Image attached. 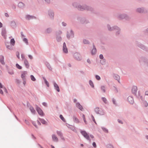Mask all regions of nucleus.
Returning <instances> with one entry per match:
<instances>
[{
    "label": "nucleus",
    "mask_w": 148,
    "mask_h": 148,
    "mask_svg": "<svg viewBox=\"0 0 148 148\" xmlns=\"http://www.w3.org/2000/svg\"><path fill=\"white\" fill-rule=\"evenodd\" d=\"M24 64H25L26 67L27 68H28L29 67V63L27 60L26 59H25L24 60Z\"/></svg>",
    "instance_id": "9d476101"
},
{
    "label": "nucleus",
    "mask_w": 148,
    "mask_h": 148,
    "mask_svg": "<svg viewBox=\"0 0 148 148\" xmlns=\"http://www.w3.org/2000/svg\"><path fill=\"white\" fill-rule=\"evenodd\" d=\"M62 24L64 26H66V23H64V22H63V23H62Z\"/></svg>",
    "instance_id": "864d4df0"
},
{
    "label": "nucleus",
    "mask_w": 148,
    "mask_h": 148,
    "mask_svg": "<svg viewBox=\"0 0 148 148\" xmlns=\"http://www.w3.org/2000/svg\"><path fill=\"white\" fill-rule=\"evenodd\" d=\"M44 81H45V82L46 84V85H47V86L48 87H49V83L46 80V79H45L44 78Z\"/></svg>",
    "instance_id": "a878e982"
},
{
    "label": "nucleus",
    "mask_w": 148,
    "mask_h": 148,
    "mask_svg": "<svg viewBox=\"0 0 148 148\" xmlns=\"http://www.w3.org/2000/svg\"><path fill=\"white\" fill-rule=\"evenodd\" d=\"M33 125L35 126L36 127V125L35 124V123H33Z\"/></svg>",
    "instance_id": "e2e57ef3"
},
{
    "label": "nucleus",
    "mask_w": 148,
    "mask_h": 148,
    "mask_svg": "<svg viewBox=\"0 0 148 148\" xmlns=\"http://www.w3.org/2000/svg\"><path fill=\"white\" fill-rule=\"evenodd\" d=\"M137 11L139 12H143L142 10L140 8L138 9L137 10Z\"/></svg>",
    "instance_id": "473e14b6"
},
{
    "label": "nucleus",
    "mask_w": 148,
    "mask_h": 148,
    "mask_svg": "<svg viewBox=\"0 0 148 148\" xmlns=\"http://www.w3.org/2000/svg\"><path fill=\"white\" fill-rule=\"evenodd\" d=\"M16 56L18 58H19V54L18 52L16 53Z\"/></svg>",
    "instance_id": "79ce46f5"
},
{
    "label": "nucleus",
    "mask_w": 148,
    "mask_h": 148,
    "mask_svg": "<svg viewBox=\"0 0 148 148\" xmlns=\"http://www.w3.org/2000/svg\"><path fill=\"white\" fill-rule=\"evenodd\" d=\"M105 131L106 132H108V130L107 129H105Z\"/></svg>",
    "instance_id": "338daca9"
},
{
    "label": "nucleus",
    "mask_w": 148,
    "mask_h": 148,
    "mask_svg": "<svg viewBox=\"0 0 148 148\" xmlns=\"http://www.w3.org/2000/svg\"><path fill=\"white\" fill-rule=\"evenodd\" d=\"M2 27V24L0 22V28Z\"/></svg>",
    "instance_id": "603ef678"
},
{
    "label": "nucleus",
    "mask_w": 148,
    "mask_h": 148,
    "mask_svg": "<svg viewBox=\"0 0 148 148\" xmlns=\"http://www.w3.org/2000/svg\"><path fill=\"white\" fill-rule=\"evenodd\" d=\"M101 89L103 90V92H105V87L104 86H102L101 87Z\"/></svg>",
    "instance_id": "c756f323"
},
{
    "label": "nucleus",
    "mask_w": 148,
    "mask_h": 148,
    "mask_svg": "<svg viewBox=\"0 0 148 148\" xmlns=\"http://www.w3.org/2000/svg\"><path fill=\"white\" fill-rule=\"evenodd\" d=\"M30 77H31V79L33 81H34L36 80V79L34 77V76L33 75H31V76H30Z\"/></svg>",
    "instance_id": "4be33fe9"
},
{
    "label": "nucleus",
    "mask_w": 148,
    "mask_h": 148,
    "mask_svg": "<svg viewBox=\"0 0 148 148\" xmlns=\"http://www.w3.org/2000/svg\"><path fill=\"white\" fill-rule=\"evenodd\" d=\"M51 147L52 148H55L54 147L53 145H51Z\"/></svg>",
    "instance_id": "69168bd1"
},
{
    "label": "nucleus",
    "mask_w": 148,
    "mask_h": 148,
    "mask_svg": "<svg viewBox=\"0 0 148 148\" xmlns=\"http://www.w3.org/2000/svg\"><path fill=\"white\" fill-rule=\"evenodd\" d=\"M118 121L119 122V123H122V121L120 120H118Z\"/></svg>",
    "instance_id": "13d9d810"
},
{
    "label": "nucleus",
    "mask_w": 148,
    "mask_h": 148,
    "mask_svg": "<svg viewBox=\"0 0 148 148\" xmlns=\"http://www.w3.org/2000/svg\"><path fill=\"white\" fill-rule=\"evenodd\" d=\"M42 105L45 106V107H47V104L45 102H43L42 103Z\"/></svg>",
    "instance_id": "4c0bfd02"
},
{
    "label": "nucleus",
    "mask_w": 148,
    "mask_h": 148,
    "mask_svg": "<svg viewBox=\"0 0 148 148\" xmlns=\"http://www.w3.org/2000/svg\"><path fill=\"white\" fill-rule=\"evenodd\" d=\"M92 119L93 121L95 123V119H94V116H92Z\"/></svg>",
    "instance_id": "c03bdc74"
},
{
    "label": "nucleus",
    "mask_w": 148,
    "mask_h": 148,
    "mask_svg": "<svg viewBox=\"0 0 148 148\" xmlns=\"http://www.w3.org/2000/svg\"><path fill=\"white\" fill-rule=\"evenodd\" d=\"M24 6L22 2L19 3L18 4V6L20 7H21L22 6Z\"/></svg>",
    "instance_id": "393cba45"
},
{
    "label": "nucleus",
    "mask_w": 148,
    "mask_h": 148,
    "mask_svg": "<svg viewBox=\"0 0 148 148\" xmlns=\"http://www.w3.org/2000/svg\"><path fill=\"white\" fill-rule=\"evenodd\" d=\"M137 90V87L136 86H134L132 89V92L134 94H136V93Z\"/></svg>",
    "instance_id": "423d86ee"
},
{
    "label": "nucleus",
    "mask_w": 148,
    "mask_h": 148,
    "mask_svg": "<svg viewBox=\"0 0 148 148\" xmlns=\"http://www.w3.org/2000/svg\"><path fill=\"white\" fill-rule=\"evenodd\" d=\"M23 41L24 42H25L26 44H27L28 43V40L26 38H24L23 39Z\"/></svg>",
    "instance_id": "7c9ffc66"
},
{
    "label": "nucleus",
    "mask_w": 148,
    "mask_h": 148,
    "mask_svg": "<svg viewBox=\"0 0 148 148\" xmlns=\"http://www.w3.org/2000/svg\"><path fill=\"white\" fill-rule=\"evenodd\" d=\"M76 101H77V100H76V99H74V102H76Z\"/></svg>",
    "instance_id": "052dcab7"
},
{
    "label": "nucleus",
    "mask_w": 148,
    "mask_h": 148,
    "mask_svg": "<svg viewBox=\"0 0 148 148\" xmlns=\"http://www.w3.org/2000/svg\"><path fill=\"white\" fill-rule=\"evenodd\" d=\"M90 137L91 138H94V136L93 135H90Z\"/></svg>",
    "instance_id": "4d7b16f0"
},
{
    "label": "nucleus",
    "mask_w": 148,
    "mask_h": 148,
    "mask_svg": "<svg viewBox=\"0 0 148 148\" xmlns=\"http://www.w3.org/2000/svg\"><path fill=\"white\" fill-rule=\"evenodd\" d=\"M128 101L131 104H133L134 103V100L133 98L130 96H129L128 98Z\"/></svg>",
    "instance_id": "0eeeda50"
},
{
    "label": "nucleus",
    "mask_w": 148,
    "mask_h": 148,
    "mask_svg": "<svg viewBox=\"0 0 148 148\" xmlns=\"http://www.w3.org/2000/svg\"><path fill=\"white\" fill-rule=\"evenodd\" d=\"M67 37L68 38H69V37H70V36H69V35H68V34H67Z\"/></svg>",
    "instance_id": "680f3d73"
},
{
    "label": "nucleus",
    "mask_w": 148,
    "mask_h": 148,
    "mask_svg": "<svg viewBox=\"0 0 148 148\" xmlns=\"http://www.w3.org/2000/svg\"><path fill=\"white\" fill-rule=\"evenodd\" d=\"M15 43V41L14 38L10 40V43L12 45H14Z\"/></svg>",
    "instance_id": "a211bd4d"
},
{
    "label": "nucleus",
    "mask_w": 148,
    "mask_h": 148,
    "mask_svg": "<svg viewBox=\"0 0 148 148\" xmlns=\"http://www.w3.org/2000/svg\"><path fill=\"white\" fill-rule=\"evenodd\" d=\"M63 50L64 52L65 53H67L68 52L67 48L66 46V44L65 42L63 44Z\"/></svg>",
    "instance_id": "39448f33"
},
{
    "label": "nucleus",
    "mask_w": 148,
    "mask_h": 148,
    "mask_svg": "<svg viewBox=\"0 0 148 148\" xmlns=\"http://www.w3.org/2000/svg\"><path fill=\"white\" fill-rule=\"evenodd\" d=\"M28 57L31 59H32L33 58L32 56L31 55H29Z\"/></svg>",
    "instance_id": "37998d69"
},
{
    "label": "nucleus",
    "mask_w": 148,
    "mask_h": 148,
    "mask_svg": "<svg viewBox=\"0 0 148 148\" xmlns=\"http://www.w3.org/2000/svg\"><path fill=\"white\" fill-rule=\"evenodd\" d=\"M146 138L147 139H148V136H146Z\"/></svg>",
    "instance_id": "774afa93"
},
{
    "label": "nucleus",
    "mask_w": 148,
    "mask_h": 148,
    "mask_svg": "<svg viewBox=\"0 0 148 148\" xmlns=\"http://www.w3.org/2000/svg\"><path fill=\"white\" fill-rule=\"evenodd\" d=\"M53 14L52 13H51V15L52 16H53Z\"/></svg>",
    "instance_id": "0e129e2a"
},
{
    "label": "nucleus",
    "mask_w": 148,
    "mask_h": 148,
    "mask_svg": "<svg viewBox=\"0 0 148 148\" xmlns=\"http://www.w3.org/2000/svg\"><path fill=\"white\" fill-rule=\"evenodd\" d=\"M80 132L81 134L85 138H86L87 140H89L90 141V136L85 131H81Z\"/></svg>",
    "instance_id": "f03ea898"
},
{
    "label": "nucleus",
    "mask_w": 148,
    "mask_h": 148,
    "mask_svg": "<svg viewBox=\"0 0 148 148\" xmlns=\"http://www.w3.org/2000/svg\"><path fill=\"white\" fill-rule=\"evenodd\" d=\"M5 16L7 17H8L9 16L8 14L7 13H5Z\"/></svg>",
    "instance_id": "09e8293b"
},
{
    "label": "nucleus",
    "mask_w": 148,
    "mask_h": 148,
    "mask_svg": "<svg viewBox=\"0 0 148 148\" xmlns=\"http://www.w3.org/2000/svg\"><path fill=\"white\" fill-rule=\"evenodd\" d=\"M51 29H48L47 30V32L48 33H50L51 32Z\"/></svg>",
    "instance_id": "a19ab883"
},
{
    "label": "nucleus",
    "mask_w": 148,
    "mask_h": 148,
    "mask_svg": "<svg viewBox=\"0 0 148 148\" xmlns=\"http://www.w3.org/2000/svg\"><path fill=\"white\" fill-rule=\"evenodd\" d=\"M36 109L37 112L39 115L41 116H43L44 114L43 112V111L39 107L36 106Z\"/></svg>",
    "instance_id": "7ed1b4c3"
},
{
    "label": "nucleus",
    "mask_w": 148,
    "mask_h": 148,
    "mask_svg": "<svg viewBox=\"0 0 148 148\" xmlns=\"http://www.w3.org/2000/svg\"><path fill=\"white\" fill-rule=\"evenodd\" d=\"M30 110H31L33 114H34L35 112V111L33 108V107H31L30 108Z\"/></svg>",
    "instance_id": "f3484780"
},
{
    "label": "nucleus",
    "mask_w": 148,
    "mask_h": 148,
    "mask_svg": "<svg viewBox=\"0 0 148 148\" xmlns=\"http://www.w3.org/2000/svg\"><path fill=\"white\" fill-rule=\"evenodd\" d=\"M9 73L11 75L13 74L14 73V72L12 71L11 72H9Z\"/></svg>",
    "instance_id": "a18cd8bd"
},
{
    "label": "nucleus",
    "mask_w": 148,
    "mask_h": 148,
    "mask_svg": "<svg viewBox=\"0 0 148 148\" xmlns=\"http://www.w3.org/2000/svg\"><path fill=\"white\" fill-rule=\"evenodd\" d=\"M87 61V62L89 63H90V61L89 60H88Z\"/></svg>",
    "instance_id": "bf43d9fd"
},
{
    "label": "nucleus",
    "mask_w": 148,
    "mask_h": 148,
    "mask_svg": "<svg viewBox=\"0 0 148 148\" xmlns=\"http://www.w3.org/2000/svg\"><path fill=\"white\" fill-rule=\"evenodd\" d=\"M60 117L61 119V120L62 121H64V122L65 121V120L62 115H60Z\"/></svg>",
    "instance_id": "b1692460"
},
{
    "label": "nucleus",
    "mask_w": 148,
    "mask_h": 148,
    "mask_svg": "<svg viewBox=\"0 0 148 148\" xmlns=\"http://www.w3.org/2000/svg\"><path fill=\"white\" fill-rule=\"evenodd\" d=\"M4 57L3 56H0V61L1 62L2 64H4Z\"/></svg>",
    "instance_id": "ddd939ff"
},
{
    "label": "nucleus",
    "mask_w": 148,
    "mask_h": 148,
    "mask_svg": "<svg viewBox=\"0 0 148 148\" xmlns=\"http://www.w3.org/2000/svg\"><path fill=\"white\" fill-rule=\"evenodd\" d=\"M76 106L77 108L80 109L81 110H82L83 109L82 106L79 103H77L76 104Z\"/></svg>",
    "instance_id": "f8f14e48"
},
{
    "label": "nucleus",
    "mask_w": 148,
    "mask_h": 148,
    "mask_svg": "<svg viewBox=\"0 0 148 148\" xmlns=\"http://www.w3.org/2000/svg\"><path fill=\"white\" fill-rule=\"evenodd\" d=\"M89 84H90L91 85V86L92 87H94V85L93 83L90 80L89 81Z\"/></svg>",
    "instance_id": "bb28decb"
},
{
    "label": "nucleus",
    "mask_w": 148,
    "mask_h": 148,
    "mask_svg": "<svg viewBox=\"0 0 148 148\" xmlns=\"http://www.w3.org/2000/svg\"><path fill=\"white\" fill-rule=\"evenodd\" d=\"M6 32L5 30H2V35L5 38H6Z\"/></svg>",
    "instance_id": "2eb2a0df"
},
{
    "label": "nucleus",
    "mask_w": 148,
    "mask_h": 148,
    "mask_svg": "<svg viewBox=\"0 0 148 148\" xmlns=\"http://www.w3.org/2000/svg\"><path fill=\"white\" fill-rule=\"evenodd\" d=\"M100 58L101 59H102L103 58V55L102 54H101L99 56Z\"/></svg>",
    "instance_id": "ea45409f"
},
{
    "label": "nucleus",
    "mask_w": 148,
    "mask_h": 148,
    "mask_svg": "<svg viewBox=\"0 0 148 148\" xmlns=\"http://www.w3.org/2000/svg\"><path fill=\"white\" fill-rule=\"evenodd\" d=\"M16 67L18 69H22V67L20 66L18 64H16Z\"/></svg>",
    "instance_id": "412c9836"
},
{
    "label": "nucleus",
    "mask_w": 148,
    "mask_h": 148,
    "mask_svg": "<svg viewBox=\"0 0 148 148\" xmlns=\"http://www.w3.org/2000/svg\"><path fill=\"white\" fill-rule=\"evenodd\" d=\"M24 80H23V84L24 85H25V84H26V81L24 80Z\"/></svg>",
    "instance_id": "8fccbe9b"
},
{
    "label": "nucleus",
    "mask_w": 148,
    "mask_h": 148,
    "mask_svg": "<svg viewBox=\"0 0 148 148\" xmlns=\"http://www.w3.org/2000/svg\"><path fill=\"white\" fill-rule=\"evenodd\" d=\"M2 88L3 89V90L6 93H7V91L5 87L3 86L0 83V89Z\"/></svg>",
    "instance_id": "4468645a"
},
{
    "label": "nucleus",
    "mask_w": 148,
    "mask_h": 148,
    "mask_svg": "<svg viewBox=\"0 0 148 148\" xmlns=\"http://www.w3.org/2000/svg\"><path fill=\"white\" fill-rule=\"evenodd\" d=\"M57 134L59 136H62V134L61 132L60 131H58L57 132Z\"/></svg>",
    "instance_id": "cd10ccee"
},
{
    "label": "nucleus",
    "mask_w": 148,
    "mask_h": 148,
    "mask_svg": "<svg viewBox=\"0 0 148 148\" xmlns=\"http://www.w3.org/2000/svg\"><path fill=\"white\" fill-rule=\"evenodd\" d=\"M92 145L93 147H96V143L95 142H93L92 143Z\"/></svg>",
    "instance_id": "58836bf2"
},
{
    "label": "nucleus",
    "mask_w": 148,
    "mask_h": 148,
    "mask_svg": "<svg viewBox=\"0 0 148 148\" xmlns=\"http://www.w3.org/2000/svg\"><path fill=\"white\" fill-rule=\"evenodd\" d=\"M83 42L84 44H86L88 43V41L87 40H84Z\"/></svg>",
    "instance_id": "c9c22d12"
},
{
    "label": "nucleus",
    "mask_w": 148,
    "mask_h": 148,
    "mask_svg": "<svg viewBox=\"0 0 148 148\" xmlns=\"http://www.w3.org/2000/svg\"><path fill=\"white\" fill-rule=\"evenodd\" d=\"M95 111L96 112L100 115H104V112L103 110L101 108H99L98 107H96L95 109Z\"/></svg>",
    "instance_id": "f257e3e1"
},
{
    "label": "nucleus",
    "mask_w": 148,
    "mask_h": 148,
    "mask_svg": "<svg viewBox=\"0 0 148 148\" xmlns=\"http://www.w3.org/2000/svg\"><path fill=\"white\" fill-rule=\"evenodd\" d=\"M112 101H113V104H116L115 101L114 99H113Z\"/></svg>",
    "instance_id": "de8ad7c7"
},
{
    "label": "nucleus",
    "mask_w": 148,
    "mask_h": 148,
    "mask_svg": "<svg viewBox=\"0 0 148 148\" xmlns=\"http://www.w3.org/2000/svg\"><path fill=\"white\" fill-rule=\"evenodd\" d=\"M53 85H54V86L55 87V89L57 91H58V92H59L60 91V89H59V87L58 85V84H57L55 82H54L53 83Z\"/></svg>",
    "instance_id": "1a4fd4ad"
},
{
    "label": "nucleus",
    "mask_w": 148,
    "mask_h": 148,
    "mask_svg": "<svg viewBox=\"0 0 148 148\" xmlns=\"http://www.w3.org/2000/svg\"><path fill=\"white\" fill-rule=\"evenodd\" d=\"M47 66L49 68V69L51 70V69L49 65V64H47Z\"/></svg>",
    "instance_id": "e433bc0d"
},
{
    "label": "nucleus",
    "mask_w": 148,
    "mask_h": 148,
    "mask_svg": "<svg viewBox=\"0 0 148 148\" xmlns=\"http://www.w3.org/2000/svg\"><path fill=\"white\" fill-rule=\"evenodd\" d=\"M82 118H83V120H84V122L86 124V119H85L84 115V114H83L82 116Z\"/></svg>",
    "instance_id": "2f4dec72"
},
{
    "label": "nucleus",
    "mask_w": 148,
    "mask_h": 148,
    "mask_svg": "<svg viewBox=\"0 0 148 148\" xmlns=\"http://www.w3.org/2000/svg\"><path fill=\"white\" fill-rule=\"evenodd\" d=\"M96 48L95 47V46H94L93 48L92 49L91 52V53L92 55H93L95 54V53H96Z\"/></svg>",
    "instance_id": "dca6fc26"
},
{
    "label": "nucleus",
    "mask_w": 148,
    "mask_h": 148,
    "mask_svg": "<svg viewBox=\"0 0 148 148\" xmlns=\"http://www.w3.org/2000/svg\"><path fill=\"white\" fill-rule=\"evenodd\" d=\"M95 77H96V79L98 80H99L100 79V77L98 75H96Z\"/></svg>",
    "instance_id": "72a5a7b5"
},
{
    "label": "nucleus",
    "mask_w": 148,
    "mask_h": 148,
    "mask_svg": "<svg viewBox=\"0 0 148 148\" xmlns=\"http://www.w3.org/2000/svg\"><path fill=\"white\" fill-rule=\"evenodd\" d=\"M37 123L39 125H41V123L38 121H37Z\"/></svg>",
    "instance_id": "5fc2aeb1"
},
{
    "label": "nucleus",
    "mask_w": 148,
    "mask_h": 148,
    "mask_svg": "<svg viewBox=\"0 0 148 148\" xmlns=\"http://www.w3.org/2000/svg\"><path fill=\"white\" fill-rule=\"evenodd\" d=\"M57 40L58 41H59L61 40V38L60 37H58L57 38Z\"/></svg>",
    "instance_id": "f704fd0d"
},
{
    "label": "nucleus",
    "mask_w": 148,
    "mask_h": 148,
    "mask_svg": "<svg viewBox=\"0 0 148 148\" xmlns=\"http://www.w3.org/2000/svg\"><path fill=\"white\" fill-rule=\"evenodd\" d=\"M27 74V72L26 71H22L21 73V77L23 80L25 79L26 75Z\"/></svg>",
    "instance_id": "20e7f679"
},
{
    "label": "nucleus",
    "mask_w": 148,
    "mask_h": 148,
    "mask_svg": "<svg viewBox=\"0 0 148 148\" xmlns=\"http://www.w3.org/2000/svg\"><path fill=\"white\" fill-rule=\"evenodd\" d=\"M34 18V17L32 16H30L29 15L27 16H26V18L27 19L29 20L33 18Z\"/></svg>",
    "instance_id": "6ab92c4d"
},
{
    "label": "nucleus",
    "mask_w": 148,
    "mask_h": 148,
    "mask_svg": "<svg viewBox=\"0 0 148 148\" xmlns=\"http://www.w3.org/2000/svg\"><path fill=\"white\" fill-rule=\"evenodd\" d=\"M103 101L105 103H107V100L106 99L105 97H102V98Z\"/></svg>",
    "instance_id": "5701e85b"
},
{
    "label": "nucleus",
    "mask_w": 148,
    "mask_h": 148,
    "mask_svg": "<svg viewBox=\"0 0 148 148\" xmlns=\"http://www.w3.org/2000/svg\"><path fill=\"white\" fill-rule=\"evenodd\" d=\"M74 56L75 58H76L77 60H79L80 59V55L78 53H75L74 54Z\"/></svg>",
    "instance_id": "6e6552de"
},
{
    "label": "nucleus",
    "mask_w": 148,
    "mask_h": 148,
    "mask_svg": "<svg viewBox=\"0 0 148 148\" xmlns=\"http://www.w3.org/2000/svg\"><path fill=\"white\" fill-rule=\"evenodd\" d=\"M45 1L48 3H49L50 2V0H45Z\"/></svg>",
    "instance_id": "3c124183"
},
{
    "label": "nucleus",
    "mask_w": 148,
    "mask_h": 148,
    "mask_svg": "<svg viewBox=\"0 0 148 148\" xmlns=\"http://www.w3.org/2000/svg\"><path fill=\"white\" fill-rule=\"evenodd\" d=\"M146 95H148V91H146L145 93Z\"/></svg>",
    "instance_id": "6e6d98bb"
},
{
    "label": "nucleus",
    "mask_w": 148,
    "mask_h": 148,
    "mask_svg": "<svg viewBox=\"0 0 148 148\" xmlns=\"http://www.w3.org/2000/svg\"><path fill=\"white\" fill-rule=\"evenodd\" d=\"M39 120L43 124H45L46 123V122L43 119H39Z\"/></svg>",
    "instance_id": "aec40b11"
},
{
    "label": "nucleus",
    "mask_w": 148,
    "mask_h": 148,
    "mask_svg": "<svg viewBox=\"0 0 148 148\" xmlns=\"http://www.w3.org/2000/svg\"><path fill=\"white\" fill-rule=\"evenodd\" d=\"M0 93L3 94V91L1 89H0Z\"/></svg>",
    "instance_id": "49530a36"
},
{
    "label": "nucleus",
    "mask_w": 148,
    "mask_h": 148,
    "mask_svg": "<svg viewBox=\"0 0 148 148\" xmlns=\"http://www.w3.org/2000/svg\"><path fill=\"white\" fill-rule=\"evenodd\" d=\"M114 78L117 80L118 81V80L119 79V75H116L115 76Z\"/></svg>",
    "instance_id": "c85d7f7f"
},
{
    "label": "nucleus",
    "mask_w": 148,
    "mask_h": 148,
    "mask_svg": "<svg viewBox=\"0 0 148 148\" xmlns=\"http://www.w3.org/2000/svg\"><path fill=\"white\" fill-rule=\"evenodd\" d=\"M52 138L53 140L56 142H57L58 141V139L55 135L53 134L52 135Z\"/></svg>",
    "instance_id": "9b49d317"
}]
</instances>
